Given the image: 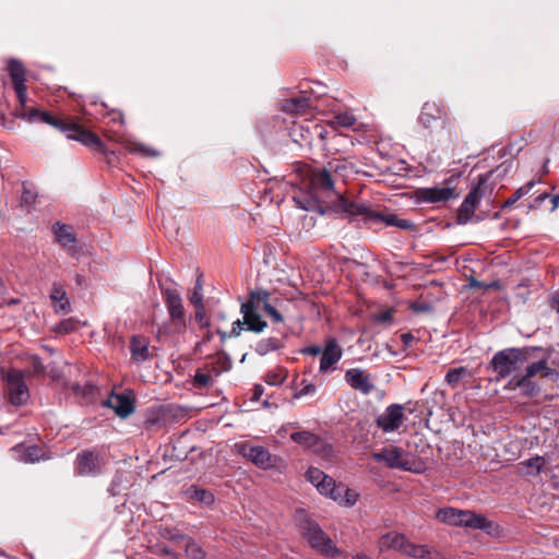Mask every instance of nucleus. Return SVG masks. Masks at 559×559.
<instances>
[{
	"instance_id": "39",
	"label": "nucleus",
	"mask_w": 559,
	"mask_h": 559,
	"mask_svg": "<svg viewBox=\"0 0 559 559\" xmlns=\"http://www.w3.org/2000/svg\"><path fill=\"white\" fill-rule=\"evenodd\" d=\"M29 364H31V369L23 371L25 373V377L26 376L38 377V376H43L45 373L46 368H45L41 359L37 355H33L29 357Z\"/></svg>"
},
{
	"instance_id": "15",
	"label": "nucleus",
	"mask_w": 559,
	"mask_h": 559,
	"mask_svg": "<svg viewBox=\"0 0 559 559\" xmlns=\"http://www.w3.org/2000/svg\"><path fill=\"white\" fill-rule=\"evenodd\" d=\"M178 408L173 405L147 408L144 415L143 428L147 431L160 429L167 425L170 418H175Z\"/></svg>"
},
{
	"instance_id": "22",
	"label": "nucleus",
	"mask_w": 559,
	"mask_h": 559,
	"mask_svg": "<svg viewBox=\"0 0 559 559\" xmlns=\"http://www.w3.org/2000/svg\"><path fill=\"white\" fill-rule=\"evenodd\" d=\"M72 394L81 405H90L98 401L99 388L93 380H87L83 384H72Z\"/></svg>"
},
{
	"instance_id": "19",
	"label": "nucleus",
	"mask_w": 559,
	"mask_h": 559,
	"mask_svg": "<svg viewBox=\"0 0 559 559\" xmlns=\"http://www.w3.org/2000/svg\"><path fill=\"white\" fill-rule=\"evenodd\" d=\"M404 407L401 404H391L385 412L376 419L377 426L383 432L397 430L404 420Z\"/></svg>"
},
{
	"instance_id": "33",
	"label": "nucleus",
	"mask_w": 559,
	"mask_h": 559,
	"mask_svg": "<svg viewBox=\"0 0 559 559\" xmlns=\"http://www.w3.org/2000/svg\"><path fill=\"white\" fill-rule=\"evenodd\" d=\"M535 186V182L532 180L527 182L526 185L518 188L513 194L507 199L503 204L501 205L502 210H507L511 207L513 204H515L520 199H522L524 195L528 194V192L532 190V188Z\"/></svg>"
},
{
	"instance_id": "6",
	"label": "nucleus",
	"mask_w": 559,
	"mask_h": 559,
	"mask_svg": "<svg viewBox=\"0 0 559 559\" xmlns=\"http://www.w3.org/2000/svg\"><path fill=\"white\" fill-rule=\"evenodd\" d=\"M498 173V176H502L507 173V168L498 166L495 170L487 171L486 174H481L478 176L477 183L471 189V191L465 197L464 201L460 205L456 214V223L460 225H465L472 218L475 213V210L479 203V201L487 194L491 193L493 190L492 186L488 185V181L493 176V174Z\"/></svg>"
},
{
	"instance_id": "8",
	"label": "nucleus",
	"mask_w": 559,
	"mask_h": 559,
	"mask_svg": "<svg viewBox=\"0 0 559 559\" xmlns=\"http://www.w3.org/2000/svg\"><path fill=\"white\" fill-rule=\"evenodd\" d=\"M266 297H271L266 289L252 290L249 293L248 299L241 304L240 312L248 331L261 333L267 326L266 321L259 313V309L262 308L261 301H265Z\"/></svg>"
},
{
	"instance_id": "47",
	"label": "nucleus",
	"mask_w": 559,
	"mask_h": 559,
	"mask_svg": "<svg viewBox=\"0 0 559 559\" xmlns=\"http://www.w3.org/2000/svg\"><path fill=\"white\" fill-rule=\"evenodd\" d=\"M189 299H190V302L192 304V306L203 305L202 284H201L200 277H198L194 288H193V292H192L191 296L189 297Z\"/></svg>"
},
{
	"instance_id": "34",
	"label": "nucleus",
	"mask_w": 559,
	"mask_h": 559,
	"mask_svg": "<svg viewBox=\"0 0 559 559\" xmlns=\"http://www.w3.org/2000/svg\"><path fill=\"white\" fill-rule=\"evenodd\" d=\"M214 383V379L209 371H205L204 368H198L195 370V374L193 377V385L199 390H203L210 388Z\"/></svg>"
},
{
	"instance_id": "56",
	"label": "nucleus",
	"mask_w": 559,
	"mask_h": 559,
	"mask_svg": "<svg viewBox=\"0 0 559 559\" xmlns=\"http://www.w3.org/2000/svg\"><path fill=\"white\" fill-rule=\"evenodd\" d=\"M243 321L241 322L239 319L233 322L231 330L229 332L230 337H237L240 335L241 331L243 330Z\"/></svg>"
},
{
	"instance_id": "46",
	"label": "nucleus",
	"mask_w": 559,
	"mask_h": 559,
	"mask_svg": "<svg viewBox=\"0 0 559 559\" xmlns=\"http://www.w3.org/2000/svg\"><path fill=\"white\" fill-rule=\"evenodd\" d=\"M43 456V449L37 445H29L24 451V459L26 462L34 463L39 461Z\"/></svg>"
},
{
	"instance_id": "58",
	"label": "nucleus",
	"mask_w": 559,
	"mask_h": 559,
	"mask_svg": "<svg viewBox=\"0 0 559 559\" xmlns=\"http://www.w3.org/2000/svg\"><path fill=\"white\" fill-rule=\"evenodd\" d=\"M300 352L305 355L317 356L321 354L322 348L318 345H311L302 348Z\"/></svg>"
},
{
	"instance_id": "11",
	"label": "nucleus",
	"mask_w": 559,
	"mask_h": 559,
	"mask_svg": "<svg viewBox=\"0 0 559 559\" xmlns=\"http://www.w3.org/2000/svg\"><path fill=\"white\" fill-rule=\"evenodd\" d=\"M9 401L15 406L24 405L29 400V390L22 370L9 369L5 374Z\"/></svg>"
},
{
	"instance_id": "61",
	"label": "nucleus",
	"mask_w": 559,
	"mask_h": 559,
	"mask_svg": "<svg viewBox=\"0 0 559 559\" xmlns=\"http://www.w3.org/2000/svg\"><path fill=\"white\" fill-rule=\"evenodd\" d=\"M106 115L111 117L112 122H122L123 116L120 111L111 110L107 111Z\"/></svg>"
},
{
	"instance_id": "5",
	"label": "nucleus",
	"mask_w": 559,
	"mask_h": 559,
	"mask_svg": "<svg viewBox=\"0 0 559 559\" xmlns=\"http://www.w3.org/2000/svg\"><path fill=\"white\" fill-rule=\"evenodd\" d=\"M297 513L299 532L309 546L323 557L337 558L341 555V550L321 528L319 523L311 519L305 510H299Z\"/></svg>"
},
{
	"instance_id": "18",
	"label": "nucleus",
	"mask_w": 559,
	"mask_h": 559,
	"mask_svg": "<svg viewBox=\"0 0 559 559\" xmlns=\"http://www.w3.org/2000/svg\"><path fill=\"white\" fill-rule=\"evenodd\" d=\"M162 294L171 321L183 328L186 325L185 309L180 294L174 288H163Z\"/></svg>"
},
{
	"instance_id": "42",
	"label": "nucleus",
	"mask_w": 559,
	"mask_h": 559,
	"mask_svg": "<svg viewBox=\"0 0 559 559\" xmlns=\"http://www.w3.org/2000/svg\"><path fill=\"white\" fill-rule=\"evenodd\" d=\"M261 307L273 322L281 323L284 321L282 313L270 304V297H266L265 301H261Z\"/></svg>"
},
{
	"instance_id": "44",
	"label": "nucleus",
	"mask_w": 559,
	"mask_h": 559,
	"mask_svg": "<svg viewBox=\"0 0 559 559\" xmlns=\"http://www.w3.org/2000/svg\"><path fill=\"white\" fill-rule=\"evenodd\" d=\"M53 234L57 240L66 247L70 242V233L68 231V226L66 224L57 223L53 226Z\"/></svg>"
},
{
	"instance_id": "49",
	"label": "nucleus",
	"mask_w": 559,
	"mask_h": 559,
	"mask_svg": "<svg viewBox=\"0 0 559 559\" xmlns=\"http://www.w3.org/2000/svg\"><path fill=\"white\" fill-rule=\"evenodd\" d=\"M336 123L342 127H353L356 122V118L348 112L338 114L335 116Z\"/></svg>"
},
{
	"instance_id": "45",
	"label": "nucleus",
	"mask_w": 559,
	"mask_h": 559,
	"mask_svg": "<svg viewBox=\"0 0 559 559\" xmlns=\"http://www.w3.org/2000/svg\"><path fill=\"white\" fill-rule=\"evenodd\" d=\"M215 364L222 369V372L228 371L231 368V359L223 349L217 352Z\"/></svg>"
},
{
	"instance_id": "21",
	"label": "nucleus",
	"mask_w": 559,
	"mask_h": 559,
	"mask_svg": "<svg viewBox=\"0 0 559 559\" xmlns=\"http://www.w3.org/2000/svg\"><path fill=\"white\" fill-rule=\"evenodd\" d=\"M313 92L301 91L299 96L283 99L281 110L290 115H305L311 108L310 95Z\"/></svg>"
},
{
	"instance_id": "38",
	"label": "nucleus",
	"mask_w": 559,
	"mask_h": 559,
	"mask_svg": "<svg viewBox=\"0 0 559 559\" xmlns=\"http://www.w3.org/2000/svg\"><path fill=\"white\" fill-rule=\"evenodd\" d=\"M22 187L21 204L26 206L34 204L38 195L34 185L32 182L24 181Z\"/></svg>"
},
{
	"instance_id": "53",
	"label": "nucleus",
	"mask_w": 559,
	"mask_h": 559,
	"mask_svg": "<svg viewBox=\"0 0 559 559\" xmlns=\"http://www.w3.org/2000/svg\"><path fill=\"white\" fill-rule=\"evenodd\" d=\"M393 319V310L386 309L384 311L378 312L374 316V321L378 323H390Z\"/></svg>"
},
{
	"instance_id": "7",
	"label": "nucleus",
	"mask_w": 559,
	"mask_h": 559,
	"mask_svg": "<svg viewBox=\"0 0 559 559\" xmlns=\"http://www.w3.org/2000/svg\"><path fill=\"white\" fill-rule=\"evenodd\" d=\"M437 519L449 525L481 530L487 533H489L493 527V523L491 521L483 514H477L471 510L443 508L437 512Z\"/></svg>"
},
{
	"instance_id": "26",
	"label": "nucleus",
	"mask_w": 559,
	"mask_h": 559,
	"mask_svg": "<svg viewBox=\"0 0 559 559\" xmlns=\"http://www.w3.org/2000/svg\"><path fill=\"white\" fill-rule=\"evenodd\" d=\"M545 465V457L535 455L526 461L520 462L516 467L520 475L536 477L544 469Z\"/></svg>"
},
{
	"instance_id": "27",
	"label": "nucleus",
	"mask_w": 559,
	"mask_h": 559,
	"mask_svg": "<svg viewBox=\"0 0 559 559\" xmlns=\"http://www.w3.org/2000/svg\"><path fill=\"white\" fill-rule=\"evenodd\" d=\"M331 167L332 164L329 163ZM310 182L313 188L321 190H333L334 181L331 176V168H318L311 171Z\"/></svg>"
},
{
	"instance_id": "30",
	"label": "nucleus",
	"mask_w": 559,
	"mask_h": 559,
	"mask_svg": "<svg viewBox=\"0 0 559 559\" xmlns=\"http://www.w3.org/2000/svg\"><path fill=\"white\" fill-rule=\"evenodd\" d=\"M406 539L407 538L403 534L386 533L380 538V549L384 550L393 548L402 552Z\"/></svg>"
},
{
	"instance_id": "60",
	"label": "nucleus",
	"mask_w": 559,
	"mask_h": 559,
	"mask_svg": "<svg viewBox=\"0 0 559 559\" xmlns=\"http://www.w3.org/2000/svg\"><path fill=\"white\" fill-rule=\"evenodd\" d=\"M264 392V388L261 384H255L252 390V401H259Z\"/></svg>"
},
{
	"instance_id": "2",
	"label": "nucleus",
	"mask_w": 559,
	"mask_h": 559,
	"mask_svg": "<svg viewBox=\"0 0 559 559\" xmlns=\"http://www.w3.org/2000/svg\"><path fill=\"white\" fill-rule=\"evenodd\" d=\"M330 210L347 216H361L365 224L377 225L383 223L386 226H395L404 230H414L416 228L413 222L400 218L392 212L374 210L367 203L355 202L342 194L337 195Z\"/></svg>"
},
{
	"instance_id": "16",
	"label": "nucleus",
	"mask_w": 559,
	"mask_h": 559,
	"mask_svg": "<svg viewBox=\"0 0 559 559\" xmlns=\"http://www.w3.org/2000/svg\"><path fill=\"white\" fill-rule=\"evenodd\" d=\"M104 407L114 409L120 418H127L135 409V397L132 393H111L108 399L102 402Z\"/></svg>"
},
{
	"instance_id": "4",
	"label": "nucleus",
	"mask_w": 559,
	"mask_h": 559,
	"mask_svg": "<svg viewBox=\"0 0 559 559\" xmlns=\"http://www.w3.org/2000/svg\"><path fill=\"white\" fill-rule=\"evenodd\" d=\"M537 376L554 381L559 377V372L557 369L550 367L549 362L545 361L544 359H540L526 366L524 368L523 373L513 374V377L506 384L504 389H519L521 391V396L526 399H533L537 396L540 392L539 384L534 380L535 377Z\"/></svg>"
},
{
	"instance_id": "17",
	"label": "nucleus",
	"mask_w": 559,
	"mask_h": 559,
	"mask_svg": "<svg viewBox=\"0 0 559 559\" xmlns=\"http://www.w3.org/2000/svg\"><path fill=\"white\" fill-rule=\"evenodd\" d=\"M372 456L377 462H384L390 468L414 471L406 459L404 450L399 447L385 448L380 452L373 453Z\"/></svg>"
},
{
	"instance_id": "25",
	"label": "nucleus",
	"mask_w": 559,
	"mask_h": 559,
	"mask_svg": "<svg viewBox=\"0 0 559 559\" xmlns=\"http://www.w3.org/2000/svg\"><path fill=\"white\" fill-rule=\"evenodd\" d=\"M282 336H271L266 338L260 340L254 347V350L260 356H265L271 352H275L285 347V340L287 338V333H281Z\"/></svg>"
},
{
	"instance_id": "14",
	"label": "nucleus",
	"mask_w": 559,
	"mask_h": 559,
	"mask_svg": "<svg viewBox=\"0 0 559 559\" xmlns=\"http://www.w3.org/2000/svg\"><path fill=\"white\" fill-rule=\"evenodd\" d=\"M237 448L239 454L260 468L267 469L276 465L277 456L272 455L270 451L262 445H251L245 442L237 444Z\"/></svg>"
},
{
	"instance_id": "62",
	"label": "nucleus",
	"mask_w": 559,
	"mask_h": 559,
	"mask_svg": "<svg viewBox=\"0 0 559 559\" xmlns=\"http://www.w3.org/2000/svg\"><path fill=\"white\" fill-rule=\"evenodd\" d=\"M414 336L412 333H403L401 335V341L403 342L404 345L408 346L411 345V343L414 341Z\"/></svg>"
},
{
	"instance_id": "48",
	"label": "nucleus",
	"mask_w": 559,
	"mask_h": 559,
	"mask_svg": "<svg viewBox=\"0 0 559 559\" xmlns=\"http://www.w3.org/2000/svg\"><path fill=\"white\" fill-rule=\"evenodd\" d=\"M326 474H324L321 469L317 467H310L306 472V478L309 480L312 485L318 487V483H321Z\"/></svg>"
},
{
	"instance_id": "1",
	"label": "nucleus",
	"mask_w": 559,
	"mask_h": 559,
	"mask_svg": "<svg viewBox=\"0 0 559 559\" xmlns=\"http://www.w3.org/2000/svg\"><path fill=\"white\" fill-rule=\"evenodd\" d=\"M554 353L552 347L542 346H523V347H508L497 352L489 361L487 367L496 373L495 381L499 382L502 379L518 373L525 365L544 359L549 361Z\"/></svg>"
},
{
	"instance_id": "41",
	"label": "nucleus",
	"mask_w": 559,
	"mask_h": 559,
	"mask_svg": "<svg viewBox=\"0 0 559 559\" xmlns=\"http://www.w3.org/2000/svg\"><path fill=\"white\" fill-rule=\"evenodd\" d=\"M309 450H312L316 454L322 456V457H330L333 453L332 445L325 443L319 436H318V442H313Z\"/></svg>"
},
{
	"instance_id": "36",
	"label": "nucleus",
	"mask_w": 559,
	"mask_h": 559,
	"mask_svg": "<svg viewBox=\"0 0 559 559\" xmlns=\"http://www.w3.org/2000/svg\"><path fill=\"white\" fill-rule=\"evenodd\" d=\"M466 376H468V371L465 367H459V368H453V369H449L447 374H445V382L451 386V388H456L457 384L460 383V381L465 378Z\"/></svg>"
},
{
	"instance_id": "23",
	"label": "nucleus",
	"mask_w": 559,
	"mask_h": 559,
	"mask_svg": "<svg viewBox=\"0 0 559 559\" xmlns=\"http://www.w3.org/2000/svg\"><path fill=\"white\" fill-rule=\"evenodd\" d=\"M322 356L320 359V371L326 372L333 365H335L341 358L343 350L337 343V340L331 337L326 340L325 347L321 352Z\"/></svg>"
},
{
	"instance_id": "40",
	"label": "nucleus",
	"mask_w": 559,
	"mask_h": 559,
	"mask_svg": "<svg viewBox=\"0 0 559 559\" xmlns=\"http://www.w3.org/2000/svg\"><path fill=\"white\" fill-rule=\"evenodd\" d=\"M191 498L205 504L214 502V496L211 491L194 486L191 487Z\"/></svg>"
},
{
	"instance_id": "31",
	"label": "nucleus",
	"mask_w": 559,
	"mask_h": 559,
	"mask_svg": "<svg viewBox=\"0 0 559 559\" xmlns=\"http://www.w3.org/2000/svg\"><path fill=\"white\" fill-rule=\"evenodd\" d=\"M50 300L56 312L66 310V306L69 305V298L63 286L53 284L50 292Z\"/></svg>"
},
{
	"instance_id": "57",
	"label": "nucleus",
	"mask_w": 559,
	"mask_h": 559,
	"mask_svg": "<svg viewBox=\"0 0 559 559\" xmlns=\"http://www.w3.org/2000/svg\"><path fill=\"white\" fill-rule=\"evenodd\" d=\"M203 368L205 371H209L213 378L222 374V369H219L215 362L206 364L203 366Z\"/></svg>"
},
{
	"instance_id": "52",
	"label": "nucleus",
	"mask_w": 559,
	"mask_h": 559,
	"mask_svg": "<svg viewBox=\"0 0 559 559\" xmlns=\"http://www.w3.org/2000/svg\"><path fill=\"white\" fill-rule=\"evenodd\" d=\"M409 309L415 313L430 312L432 307L428 302L414 301L409 305Z\"/></svg>"
},
{
	"instance_id": "24",
	"label": "nucleus",
	"mask_w": 559,
	"mask_h": 559,
	"mask_svg": "<svg viewBox=\"0 0 559 559\" xmlns=\"http://www.w3.org/2000/svg\"><path fill=\"white\" fill-rule=\"evenodd\" d=\"M447 116V110L443 106L435 103V102H427L424 104L421 108V112L419 115V122L425 128H430L432 123Z\"/></svg>"
},
{
	"instance_id": "13",
	"label": "nucleus",
	"mask_w": 559,
	"mask_h": 559,
	"mask_svg": "<svg viewBox=\"0 0 559 559\" xmlns=\"http://www.w3.org/2000/svg\"><path fill=\"white\" fill-rule=\"evenodd\" d=\"M453 178L445 181L444 187H425L417 188L414 191V199L417 203L435 204L440 202H447L451 199L459 198V193L455 188L451 186Z\"/></svg>"
},
{
	"instance_id": "35",
	"label": "nucleus",
	"mask_w": 559,
	"mask_h": 559,
	"mask_svg": "<svg viewBox=\"0 0 559 559\" xmlns=\"http://www.w3.org/2000/svg\"><path fill=\"white\" fill-rule=\"evenodd\" d=\"M290 439L294 442L301 444L307 449H309L312 444H314L313 442H318V436L310 431L293 432L290 435Z\"/></svg>"
},
{
	"instance_id": "32",
	"label": "nucleus",
	"mask_w": 559,
	"mask_h": 559,
	"mask_svg": "<svg viewBox=\"0 0 559 559\" xmlns=\"http://www.w3.org/2000/svg\"><path fill=\"white\" fill-rule=\"evenodd\" d=\"M402 552L413 558H427L430 555V550L426 545H415L406 539Z\"/></svg>"
},
{
	"instance_id": "55",
	"label": "nucleus",
	"mask_w": 559,
	"mask_h": 559,
	"mask_svg": "<svg viewBox=\"0 0 559 559\" xmlns=\"http://www.w3.org/2000/svg\"><path fill=\"white\" fill-rule=\"evenodd\" d=\"M550 194L547 193V192H542L539 193L533 201L532 203L528 205V207L531 210H537L540 207L542 203L547 199L549 198Z\"/></svg>"
},
{
	"instance_id": "20",
	"label": "nucleus",
	"mask_w": 559,
	"mask_h": 559,
	"mask_svg": "<svg viewBox=\"0 0 559 559\" xmlns=\"http://www.w3.org/2000/svg\"><path fill=\"white\" fill-rule=\"evenodd\" d=\"M346 383L355 391L365 395L374 390L373 380L370 373L360 368H350L345 372Z\"/></svg>"
},
{
	"instance_id": "64",
	"label": "nucleus",
	"mask_w": 559,
	"mask_h": 559,
	"mask_svg": "<svg viewBox=\"0 0 559 559\" xmlns=\"http://www.w3.org/2000/svg\"><path fill=\"white\" fill-rule=\"evenodd\" d=\"M551 308L559 312V293L551 298Z\"/></svg>"
},
{
	"instance_id": "28",
	"label": "nucleus",
	"mask_w": 559,
	"mask_h": 559,
	"mask_svg": "<svg viewBox=\"0 0 559 559\" xmlns=\"http://www.w3.org/2000/svg\"><path fill=\"white\" fill-rule=\"evenodd\" d=\"M317 489L320 493L330 497L334 501L343 502L342 492L344 490V485H336L332 477L325 475L322 481L318 483Z\"/></svg>"
},
{
	"instance_id": "3",
	"label": "nucleus",
	"mask_w": 559,
	"mask_h": 559,
	"mask_svg": "<svg viewBox=\"0 0 559 559\" xmlns=\"http://www.w3.org/2000/svg\"><path fill=\"white\" fill-rule=\"evenodd\" d=\"M25 73L26 72H10L13 90L20 103V107L15 109L16 117L22 118L28 122H44L63 132H68L70 130V122H67L66 120L60 119L48 111L40 110L36 107H28L26 105L27 87L25 85Z\"/></svg>"
},
{
	"instance_id": "43",
	"label": "nucleus",
	"mask_w": 559,
	"mask_h": 559,
	"mask_svg": "<svg viewBox=\"0 0 559 559\" xmlns=\"http://www.w3.org/2000/svg\"><path fill=\"white\" fill-rule=\"evenodd\" d=\"M186 555L190 559H204L205 552L195 542L188 539L186 543Z\"/></svg>"
},
{
	"instance_id": "12",
	"label": "nucleus",
	"mask_w": 559,
	"mask_h": 559,
	"mask_svg": "<svg viewBox=\"0 0 559 559\" xmlns=\"http://www.w3.org/2000/svg\"><path fill=\"white\" fill-rule=\"evenodd\" d=\"M104 459L97 450H83L76 454L74 461L75 475L81 477H95L102 473Z\"/></svg>"
},
{
	"instance_id": "63",
	"label": "nucleus",
	"mask_w": 559,
	"mask_h": 559,
	"mask_svg": "<svg viewBox=\"0 0 559 559\" xmlns=\"http://www.w3.org/2000/svg\"><path fill=\"white\" fill-rule=\"evenodd\" d=\"M48 373L52 381L59 382L61 380V373L56 368H50Z\"/></svg>"
},
{
	"instance_id": "50",
	"label": "nucleus",
	"mask_w": 559,
	"mask_h": 559,
	"mask_svg": "<svg viewBox=\"0 0 559 559\" xmlns=\"http://www.w3.org/2000/svg\"><path fill=\"white\" fill-rule=\"evenodd\" d=\"M195 309V320L200 323L201 328H207L210 325L205 314V307L203 305L193 306Z\"/></svg>"
},
{
	"instance_id": "29",
	"label": "nucleus",
	"mask_w": 559,
	"mask_h": 559,
	"mask_svg": "<svg viewBox=\"0 0 559 559\" xmlns=\"http://www.w3.org/2000/svg\"><path fill=\"white\" fill-rule=\"evenodd\" d=\"M132 359L136 362H143L151 358L148 343L143 336H133L130 343Z\"/></svg>"
},
{
	"instance_id": "9",
	"label": "nucleus",
	"mask_w": 559,
	"mask_h": 559,
	"mask_svg": "<svg viewBox=\"0 0 559 559\" xmlns=\"http://www.w3.org/2000/svg\"><path fill=\"white\" fill-rule=\"evenodd\" d=\"M73 259H76L79 265H82L81 270L75 272L76 285L80 286L82 289H86L91 286V247L84 242L79 241L74 235H72V260Z\"/></svg>"
},
{
	"instance_id": "10",
	"label": "nucleus",
	"mask_w": 559,
	"mask_h": 559,
	"mask_svg": "<svg viewBox=\"0 0 559 559\" xmlns=\"http://www.w3.org/2000/svg\"><path fill=\"white\" fill-rule=\"evenodd\" d=\"M72 141H78L93 152L100 153L107 157L115 155L108 151L100 138L79 121V117L72 115Z\"/></svg>"
},
{
	"instance_id": "51",
	"label": "nucleus",
	"mask_w": 559,
	"mask_h": 559,
	"mask_svg": "<svg viewBox=\"0 0 559 559\" xmlns=\"http://www.w3.org/2000/svg\"><path fill=\"white\" fill-rule=\"evenodd\" d=\"M357 497L358 495L354 490L344 486V490L342 492L343 502L340 503L348 507L354 506L357 501Z\"/></svg>"
},
{
	"instance_id": "59",
	"label": "nucleus",
	"mask_w": 559,
	"mask_h": 559,
	"mask_svg": "<svg viewBox=\"0 0 559 559\" xmlns=\"http://www.w3.org/2000/svg\"><path fill=\"white\" fill-rule=\"evenodd\" d=\"M7 70H23V63L17 59H10L8 61Z\"/></svg>"
},
{
	"instance_id": "54",
	"label": "nucleus",
	"mask_w": 559,
	"mask_h": 559,
	"mask_svg": "<svg viewBox=\"0 0 559 559\" xmlns=\"http://www.w3.org/2000/svg\"><path fill=\"white\" fill-rule=\"evenodd\" d=\"M317 390L316 385L312 383H306L302 389L294 393V399H300L301 396L312 394Z\"/></svg>"
},
{
	"instance_id": "37",
	"label": "nucleus",
	"mask_w": 559,
	"mask_h": 559,
	"mask_svg": "<svg viewBox=\"0 0 559 559\" xmlns=\"http://www.w3.org/2000/svg\"><path fill=\"white\" fill-rule=\"evenodd\" d=\"M286 377H287L286 369H284L282 367H276L266 372L264 380L270 385H280L285 381Z\"/></svg>"
}]
</instances>
